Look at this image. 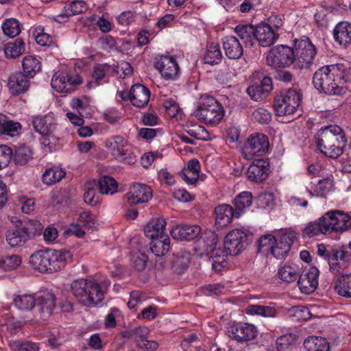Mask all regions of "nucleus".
<instances>
[{
  "label": "nucleus",
  "instance_id": "4468645a",
  "mask_svg": "<svg viewBox=\"0 0 351 351\" xmlns=\"http://www.w3.org/2000/svg\"><path fill=\"white\" fill-rule=\"evenodd\" d=\"M323 219H326V226H328V234L342 233L351 227V216L341 210H329L323 215Z\"/></svg>",
  "mask_w": 351,
  "mask_h": 351
},
{
  "label": "nucleus",
  "instance_id": "ea45409f",
  "mask_svg": "<svg viewBox=\"0 0 351 351\" xmlns=\"http://www.w3.org/2000/svg\"><path fill=\"white\" fill-rule=\"evenodd\" d=\"M339 275L335 285V292L340 296L351 298V274Z\"/></svg>",
  "mask_w": 351,
  "mask_h": 351
},
{
  "label": "nucleus",
  "instance_id": "c9c22d12",
  "mask_svg": "<svg viewBox=\"0 0 351 351\" xmlns=\"http://www.w3.org/2000/svg\"><path fill=\"white\" fill-rule=\"evenodd\" d=\"M223 58L220 45L216 43H208L202 58L204 64L216 65L219 64Z\"/></svg>",
  "mask_w": 351,
  "mask_h": 351
},
{
  "label": "nucleus",
  "instance_id": "8fccbe9b",
  "mask_svg": "<svg viewBox=\"0 0 351 351\" xmlns=\"http://www.w3.org/2000/svg\"><path fill=\"white\" fill-rule=\"evenodd\" d=\"M14 304L21 310L29 311L36 306L35 295H18L14 298Z\"/></svg>",
  "mask_w": 351,
  "mask_h": 351
},
{
  "label": "nucleus",
  "instance_id": "0eeeda50",
  "mask_svg": "<svg viewBox=\"0 0 351 351\" xmlns=\"http://www.w3.org/2000/svg\"><path fill=\"white\" fill-rule=\"evenodd\" d=\"M222 105L213 97H202L195 112V116L202 122L209 124H218L224 117Z\"/></svg>",
  "mask_w": 351,
  "mask_h": 351
},
{
  "label": "nucleus",
  "instance_id": "864d4df0",
  "mask_svg": "<svg viewBox=\"0 0 351 351\" xmlns=\"http://www.w3.org/2000/svg\"><path fill=\"white\" fill-rule=\"evenodd\" d=\"M21 130V125L19 122L7 120L6 117L3 115L1 127V134L15 136L19 134Z\"/></svg>",
  "mask_w": 351,
  "mask_h": 351
},
{
  "label": "nucleus",
  "instance_id": "5fc2aeb1",
  "mask_svg": "<svg viewBox=\"0 0 351 351\" xmlns=\"http://www.w3.org/2000/svg\"><path fill=\"white\" fill-rule=\"evenodd\" d=\"M2 29L5 35L11 38L16 36L21 31L19 21L14 18L5 19L2 24Z\"/></svg>",
  "mask_w": 351,
  "mask_h": 351
},
{
  "label": "nucleus",
  "instance_id": "13d9d810",
  "mask_svg": "<svg viewBox=\"0 0 351 351\" xmlns=\"http://www.w3.org/2000/svg\"><path fill=\"white\" fill-rule=\"evenodd\" d=\"M255 202L259 208H271L274 204V194L271 192L261 193L256 197Z\"/></svg>",
  "mask_w": 351,
  "mask_h": 351
},
{
  "label": "nucleus",
  "instance_id": "412c9836",
  "mask_svg": "<svg viewBox=\"0 0 351 351\" xmlns=\"http://www.w3.org/2000/svg\"><path fill=\"white\" fill-rule=\"evenodd\" d=\"M255 44L267 47L272 45L279 38V33L262 22L256 26Z\"/></svg>",
  "mask_w": 351,
  "mask_h": 351
},
{
  "label": "nucleus",
  "instance_id": "338daca9",
  "mask_svg": "<svg viewBox=\"0 0 351 351\" xmlns=\"http://www.w3.org/2000/svg\"><path fill=\"white\" fill-rule=\"evenodd\" d=\"M136 19V13L134 11L127 10L117 16V21L121 26H130L135 22Z\"/></svg>",
  "mask_w": 351,
  "mask_h": 351
},
{
  "label": "nucleus",
  "instance_id": "1a4fd4ad",
  "mask_svg": "<svg viewBox=\"0 0 351 351\" xmlns=\"http://www.w3.org/2000/svg\"><path fill=\"white\" fill-rule=\"evenodd\" d=\"M302 94L296 89L281 91L274 101V108L277 116L292 114L299 107L302 101Z\"/></svg>",
  "mask_w": 351,
  "mask_h": 351
},
{
  "label": "nucleus",
  "instance_id": "4be33fe9",
  "mask_svg": "<svg viewBox=\"0 0 351 351\" xmlns=\"http://www.w3.org/2000/svg\"><path fill=\"white\" fill-rule=\"evenodd\" d=\"M229 332V336L239 342L252 340L257 336L256 327L248 323H239Z\"/></svg>",
  "mask_w": 351,
  "mask_h": 351
},
{
  "label": "nucleus",
  "instance_id": "e2e57ef3",
  "mask_svg": "<svg viewBox=\"0 0 351 351\" xmlns=\"http://www.w3.org/2000/svg\"><path fill=\"white\" fill-rule=\"evenodd\" d=\"M117 158V160L123 162L128 165H134L137 162V156L132 150L131 145L127 144V146L120 153Z\"/></svg>",
  "mask_w": 351,
  "mask_h": 351
},
{
  "label": "nucleus",
  "instance_id": "69168bd1",
  "mask_svg": "<svg viewBox=\"0 0 351 351\" xmlns=\"http://www.w3.org/2000/svg\"><path fill=\"white\" fill-rule=\"evenodd\" d=\"M247 93L252 100L256 101L262 100L267 95L265 90L262 88L261 83H255L250 86L247 88Z\"/></svg>",
  "mask_w": 351,
  "mask_h": 351
},
{
  "label": "nucleus",
  "instance_id": "5701e85b",
  "mask_svg": "<svg viewBox=\"0 0 351 351\" xmlns=\"http://www.w3.org/2000/svg\"><path fill=\"white\" fill-rule=\"evenodd\" d=\"M215 227L222 229L231 223L232 219L236 218V212L234 208L226 204H219L215 208Z\"/></svg>",
  "mask_w": 351,
  "mask_h": 351
},
{
  "label": "nucleus",
  "instance_id": "a18cd8bd",
  "mask_svg": "<svg viewBox=\"0 0 351 351\" xmlns=\"http://www.w3.org/2000/svg\"><path fill=\"white\" fill-rule=\"evenodd\" d=\"M230 0H223V7L228 12H234L236 9L242 13L249 12L254 8L261 4V0H240L241 3L235 6L234 4L229 3Z\"/></svg>",
  "mask_w": 351,
  "mask_h": 351
},
{
  "label": "nucleus",
  "instance_id": "774afa93",
  "mask_svg": "<svg viewBox=\"0 0 351 351\" xmlns=\"http://www.w3.org/2000/svg\"><path fill=\"white\" fill-rule=\"evenodd\" d=\"M12 149L6 145H0V170L6 167L12 159Z\"/></svg>",
  "mask_w": 351,
  "mask_h": 351
},
{
  "label": "nucleus",
  "instance_id": "a19ab883",
  "mask_svg": "<svg viewBox=\"0 0 351 351\" xmlns=\"http://www.w3.org/2000/svg\"><path fill=\"white\" fill-rule=\"evenodd\" d=\"M304 347L306 351H330V346L326 339L317 336L306 339Z\"/></svg>",
  "mask_w": 351,
  "mask_h": 351
},
{
  "label": "nucleus",
  "instance_id": "f704fd0d",
  "mask_svg": "<svg viewBox=\"0 0 351 351\" xmlns=\"http://www.w3.org/2000/svg\"><path fill=\"white\" fill-rule=\"evenodd\" d=\"M253 202L252 193L250 191H242L234 198L233 204L236 212V218H239L250 208Z\"/></svg>",
  "mask_w": 351,
  "mask_h": 351
},
{
  "label": "nucleus",
  "instance_id": "79ce46f5",
  "mask_svg": "<svg viewBox=\"0 0 351 351\" xmlns=\"http://www.w3.org/2000/svg\"><path fill=\"white\" fill-rule=\"evenodd\" d=\"M23 74L29 79L41 70V62L36 57L25 56L22 62Z\"/></svg>",
  "mask_w": 351,
  "mask_h": 351
},
{
  "label": "nucleus",
  "instance_id": "ddd939ff",
  "mask_svg": "<svg viewBox=\"0 0 351 351\" xmlns=\"http://www.w3.org/2000/svg\"><path fill=\"white\" fill-rule=\"evenodd\" d=\"M249 244V236L244 231L239 229L229 232L223 242L226 256H237L240 254Z\"/></svg>",
  "mask_w": 351,
  "mask_h": 351
},
{
  "label": "nucleus",
  "instance_id": "4c0bfd02",
  "mask_svg": "<svg viewBox=\"0 0 351 351\" xmlns=\"http://www.w3.org/2000/svg\"><path fill=\"white\" fill-rule=\"evenodd\" d=\"M128 141L122 136L115 135L108 138L105 143V147L117 159L120 155L121 152L127 146Z\"/></svg>",
  "mask_w": 351,
  "mask_h": 351
},
{
  "label": "nucleus",
  "instance_id": "f8f14e48",
  "mask_svg": "<svg viewBox=\"0 0 351 351\" xmlns=\"http://www.w3.org/2000/svg\"><path fill=\"white\" fill-rule=\"evenodd\" d=\"M154 66L166 81L178 80L181 73L176 59L171 56L161 55L155 58Z\"/></svg>",
  "mask_w": 351,
  "mask_h": 351
},
{
  "label": "nucleus",
  "instance_id": "393cba45",
  "mask_svg": "<svg viewBox=\"0 0 351 351\" xmlns=\"http://www.w3.org/2000/svg\"><path fill=\"white\" fill-rule=\"evenodd\" d=\"M29 78L21 72L12 74L8 78V87L12 95H19L29 88Z\"/></svg>",
  "mask_w": 351,
  "mask_h": 351
},
{
  "label": "nucleus",
  "instance_id": "bf43d9fd",
  "mask_svg": "<svg viewBox=\"0 0 351 351\" xmlns=\"http://www.w3.org/2000/svg\"><path fill=\"white\" fill-rule=\"evenodd\" d=\"M21 263V258L18 255L8 256L0 260V267L4 271L16 269Z\"/></svg>",
  "mask_w": 351,
  "mask_h": 351
},
{
  "label": "nucleus",
  "instance_id": "a211bd4d",
  "mask_svg": "<svg viewBox=\"0 0 351 351\" xmlns=\"http://www.w3.org/2000/svg\"><path fill=\"white\" fill-rule=\"evenodd\" d=\"M319 269L315 267H311L299 275L298 285L302 293L311 294L315 291L318 286Z\"/></svg>",
  "mask_w": 351,
  "mask_h": 351
},
{
  "label": "nucleus",
  "instance_id": "a878e982",
  "mask_svg": "<svg viewBox=\"0 0 351 351\" xmlns=\"http://www.w3.org/2000/svg\"><path fill=\"white\" fill-rule=\"evenodd\" d=\"M201 228L197 225H180L172 228L171 236L181 241H191L197 238L201 234Z\"/></svg>",
  "mask_w": 351,
  "mask_h": 351
},
{
  "label": "nucleus",
  "instance_id": "09e8293b",
  "mask_svg": "<svg viewBox=\"0 0 351 351\" xmlns=\"http://www.w3.org/2000/svg\"><path fill=\"white\" fill-rule=\"evenodd\" d=\"M25 51V43L18 38L13 42L8 43L5 47L6 57L16 58L20 56Z\"/></svg>",
  "mask_w": 351,
  "mask_h": 351
},
{
  "label": "nucleus",
  "instance_id": "37998d69",
  "mask_svg": "<svg viewBox=\"0 0 351 351\" xmlns=\"http://www.w3.org/2000/svg\"><path fill=\"white\" fill-rule=\"evenodd\" d=\"M66 175L65 171L56 166L47 169L43 174L44 184L51 186L59 182Z\"/></svg>",
  "mask_w": 351,
  "mask_h": 351
},
{
  "label": "nucleus",
  "instance_id": "72a5a7b5",
  "mask_svg": "<svg viewBox=\"0 0 351 351\" xmlns=\"http://www.w3.org/2000/svg\"><path fill=\"white\" fill-rule=\"evenodd\" d=\"M234 32L246 47H252L255 45L256 26L250 24H239L235 27Z\"/></svg>",
  "mask_w": 351,
  "mask_h": 351
},
{
  "label": "nucleus",
  "instance_id": "0e129e2a",
  "mask_svg": "<svg viewBox=\"0 0 351 351\" xmlns=\"http://www.w3.org/2000/svg\"><path fill=\"white\" fill-rule=\"evenodd\" d=\"M285 17L283 14L272 13L267 19L265 23L267 26L271 27L276 32L282 27L284 25Z\"/></svg>",
  "mask_w": 351,
  "mask_h": 351
},
{
  "label": "nucleus",
  "instance_id": "b1692460",
  "mask_svg": "<svg viewBox=\"0 0 351 351\" xmlns=\"http://www.w3.org/2000/svg\"><path fill=\"white\" fill-rule=\"evenodd\" d=\"M223 49L228 59L239 60L243 55V48L239 40L234 36H226L222 38Z\"/></svg>",
  "mask_w": 351,
  "mask_h": 351
},
{
  "label": "nucleus",
  "instance_id": "58836bf2",
  "mask_svg": "<svg viewBox=\"0 0 351 351\" xmlns=\"http://www.w3.org/2000/svg\"><path fill=\"white\" fill-rule=\"evenodd\" d=\"M150 239V250L156 256H163L169 251L171 239L168 235Z\"/></svg>",
  "mask_w": 351,
  "mask_h": 351
},
{
  "label": "nucleus",
  "instance_id": "aec40b11",
  "mask_svg": "<svg viewBox=\"0 0 351 351\" xmlns=\"http://www.w3.org/2000/svg\"><path fill=\"white\" fill-rule=\"evenodd\" d=\"M269 162L267 159H255L247 170L248 179L254 182H261L265 180L269 173Z\"/></svg>",
  "mask_w": 351,
  "mask_h": 351
},
{
  "label": "nucleus",
  "instance_id": "423d86ee",
  "mask_svg": "<svg viewBox=\"0 0 351 351\" xmlns=\"http://www.w3.org/2000/svg\"><path fill=\"white\" fill-rule=\"evenodd\" d=\"M41 229V223L37 220L20 221L8 230L6 241L12 247L22 246Z\"/></svg>",
  "mask_w": 351,
  "mask_h": 351
},
{
  "label": "nucleus",
  "instance_id": "f257e3e1",
  "mask_svg": "<svg viewBox=\"0 0 351 351\" xmlns=\"http://www.w3.org/2000/svg\"><path fill=\"white\" fill-rule=\"evenodd\" d=\"M350 80V67L341 63L324 66L316 71L313 76L315 88L319 93L328 95L343 94V85Z\"/></svg>",
  "mask_w": 351,
  "mask_h": 351
},
{
  "label": "nucleus",
  "instance_id": "f3484780",
  "mask_svg": "<svg viewBox=\"0 0 351 351\" xmlns=\"http://www.w3.org/2000/svg\"><path fill=\"white\" fill-rule=\"evenodd\" d=\"M152 188L145 184H135L126 194L130 206L147 203L152 197Z\"/></svg>",
  "mask_w": 351,
  "mask_h": 351
},
{
  "label": "nucleus",
  "instance_id": "49530a36",
  "mask_svg": "<svg viewBox=\"0 0 351 351\" xmlns=\"http://www.w3.org/2000/svg\"><path fill=\"white\" fill-rule=\"evenodd\" d=\"M298 267L295 264H285L278 269V276L284 282H294L299 276Z\"/></svg>",
  "mask_w": 351,
  "mask_h": 351
},
{
  "label": "nucleus",
  "instance_id": "dca6fc26",
  "mask_svg": "<svg viewBox=\"0 0 351 351\" xmlns=\"http://www.w3.org/2000/svg\"><path fill=\"white\" fill-rule=\"evenodd\" d=\"M36 306L38 308L41 318L48 319L56 306V296L51 290H42L35 294Z\"/></svg>",
  "mask_w": 351,
  "mask_h": 351
},
{
  "label": "nucleus",
  "instance_id": "603ef678",
  "mask_svg": "<svg viewBox=\"0 0 351 351\" xmlns=\"http://www.w3.org/2000/svg\"><path fill=\"white\" fill-rule=\"evenodd\" d=\"M287 314L295 322L307 320L311 316L309 309L306 306L301 305L291 307L288 310Z\"/></svg>",
  "mask_w": 351,
  "mask_h": 351
},
{
  "label": "nucleus",
  "instance_id": "473e14b6",
  "mask_svg": "<svg viewBox=\"0 0 351 351\" xmlns=\"http://www.w3.org/2000/svg\"><path fill=\"white\" fill-rule=\"evenodd\" d=\"M303 238H313L320 234H328V226L323 216L317 220L309 222L302 231Z\"/></svg>",
  "mask_w": 351,
  "mask_h": 351
},
{
  "label": "nucleus",
  "instance_id": "6e6552de",
  "mask_svg": "<svg viewBox=\"0 0 351 351\" xmlns=\"http://www.w3.org/2000/svg\"><path fill=\"white\" fill-rule=\"evenodd\" d=\"M295 54V69H308L313 64L317 53L316 46L307 36L293 40Z\"/></svg>",
  "mask_w": 351,
  "mask_h": 351
},
{
  "label": "nucleus",
  "instance_id": "6ab92c4d",
  "mask_svg": "<svg viewBox=\"0 0 351 351\" xmlns=\"http://www.w3.org/2000/svg\"><path fill=\"white\" fill-rule=\"evenodd\" d=\"M295 239L293 232H286L276 237L273 246L271 247V254L277 259H284L289 254Z\"/></svg>",
  "mask_w": 351,
  "mask_h": 351
},
{
  "label": "nucleus",
  "instance_id": "052dcab7",
  "mask_svg": "<svg viewBox=\"0 0 351 351\" xmlns=\"http://www.w3.org/2000/svg\"><path fill=\"white\" fill-rule=\"evenodd\" d=\"M185 131L189 135L197 140H206L208 136L206 128L197 124L187 126Z\"/></svg>",
  "mask_w": 351,
  "mask_h": 351
},
{
  "label": "nucleus",
  "instance_id": "20e7f679",
  "mask_svg": "<svg viewBox=\"0 0 351 351\" xmlns=\"http://www.w3.org/2000/svg\"><path fill=\"white\" fill-rule=\"evenodd\" d=\"M70 289L76 300L84 306L97 305L104 298L102 288L94 279H76L71 283Z\"/></svg>",
  "mask_w": 351,
  "mask_h": 351
},
{
  "label": "nucleus",
  "instance_id": "7ed1b4c3",
  "mask_svg": "<svg viewBox=\"0 0 351 351\" xmlns=\"http://www.w3.org/2000/svg\"><path fill=\"white\" fill-rule=\"evenodd\" d=\"M69 253L52 249L41 250L31 255L29 263L41 273H54L65 266Z\"/></svg>",
  "mask_w": 351,
  "mask_h": 351
},
{
  "label": "nucleus",
  "instance_id": "6e6d98bb",
  "mask_svg": "<svg viewBox=\"0 0 351 351\" xmlns=\"http://www.w3.org/2000/svg\"><path fill=\"white\" fill-rule=\"evenodd\" d=\"M10 347L13 351H39L37 343L32 341L16 340L10 343Z\"/></svg>",
  "mask_w": 351,
  "mask_h": 351
},
{
  "label": "nucleus",
  "instance_id": "de8ad7c7",
  "mask_svg": "<svg viewBox=\"0 0 351 351\" xmlns=\"http://www.w3.org/2000/svg\"><path fill=\"white\" fill-rule=\"evenodd\" d=\"M202 242L203 247L206 252H212L214 256H220L217 249L218 236L215 232L211 230L206 231L202 237Z\"/></svg>",
  "mask_w": 351,
  "mask_h": 351
},
{
  "label": "nucleus",
  "instance_id": "c03bdc74",
  "mask_svg": "<svg viewBox=\"0 0 351 351\" xmlns=\"http://www.w3.org/2000/svg\"><path fill=\"white\" fill-rule=\"evenodd\" d=\"M12 158L16 165H25L33 159V152L30 147L23 145L15 148Z\"/></svg>",
  "mask_w": 351,
  "mask_h": 351
},
{
  "label": "nucleus",
  "instance_id": "f03ea898",
  "mask_svg": "<svg viewBox=\"0 0 351 351\" xmlns=\"http://www.w3.org/2000/svg\"><path fill=\"white\" fill-rule=\"evenodd\" d=\"M315 138L316 145L321 153L333 159L343 154L347 143L345 132L337 125L322 128Z\"/></svg>",
  "mask_w": 351,
  "mask_h": 351
},
{
  "label": "nucleus",
  "instance_id": "3c124183",
  "mask_svg": "<svg viewBox=\"0 0 351 351\" xmlns=\"http://www.w3.org/2000/svg\"><path fill=\"white\" fill-rule=\"evenodd\" d=\"M98 186L101 193L112 195L117 192L118 185L114 178L108 176H104L99 178Z\"/></svg>",
  "mask_w": 351,
  "mask_h": 351
},
{
  "label": "nucleus",
  "instance_id": "39448f33",
  "mask_svg": "<svg viewBox=\"0 0 351 351\" xmlns=\"http://www.w3.org/2000/svg\"><path fill=\"white\" fill-rule=\"evenodd\" d=\"M317 254L327 261L330 271L335 275L341 274L351 261V252L344 247L327 248L324 244H319Z\"/></svg>",
  "mask_w": 351,
  "mask_h": 351
},
{
  "label": "nucleus",
  "instance_id": "bb28decb",
  "mask_svg": "<svg viewBox=\"0 0 351 351\" xmlns=\"http://www.w3.org/2000/svg\"><path fill=\"white\" fill-rule=\"evenodd\" d=\"M110 65L107 63L97 64L93 66L92 72V80L87 83L88 89L96 87L108 82V74L110 71Z\"/></svg>",
  "mask_w": 351,
  "mask_h": 351
},
{
  "label": "nucleus",
  "instance_id": "9b49d317",
  "mask_svg": "<svg viewBox=\"0 0 351 351\" xmlns=\"http://www.w3.org/2000/svg\"><path fill=\"white\" fill-rule=\"evenodd\" d=\"M82 83V78L73 71L58 70L53 74L51 86L60 93H71Z\"/></svg>",
  "mask_w": 351,
  "mask_h": 351
},
{
  "label": "nucleus",
  "instance_id": "2f4dec72",
  "mask_svg": "<svg viewBox=\"0 0 351 351\" xmlns=\"http://www.w3.org/2000/svg\"><path fill=\"white\" fill-rule=\"evenodd\" d=\"M150 90L145 86L136 84L132 86L131 103L137 108H143L147 105L150 98Z\"/></svg>",
  "mask_w": 351,
  "mask_h": 351
},
{
  "label": "nucleus",
  "instance_id": "9d476101",
  "mask_svg": "<svg viewBox=\"0 0 351 351\" xmlns=\"http://www.w3.org/2000/svg\"><path fill=\"white\" fill-rule=\"evenodd\" d=\"M295 54L294 49L285 45L273 47L267 56V65L274 69H285L292 66L295 69Z\"/></svg>",
  "mask_w": 351,
  "mask_h": 351
},
{
  "label": "nucleus",
  "instance_id": "c85d7f7f",
  "mask_svg": "<svg viewBox=\"0 0 351 351\" xmlns=\"http://www.w3.org/2000/svg\"><path fill=\"white\" fill-rule=\"evenodd\" d=\"M88 8L84 1H73L64 6L61 13L56 16V20L58 22L66 21L69 17L85 12Z\"/></svg>",
  "mask_w": 351,
  "mask_h": 351
},
{
  "label": "nucleus",
  "instance_id": "e433bc0d",
  "mask_svg": "<svg viewBox=\"0 0 351 351\" xmlns=\"http://www.w3.org/2000/svg\"><path fill=\"white\" fill-rule=\"evenodd\" d=\"M245 313L251 315H260L264 317H276L279 309L273 305L250 304L245 308Z\"/></svg>",
  "mask_w": 351,
  "mask_h": 351
},
{
  "label": "nucleus",
  "instance_id": "7c9ffc66",
  "mask_svg": "<svg viewBox=\"0 0 351 351\" xmlns=\"http://www.w3.org/2000/svg\"><path fill=\"white\" fill-rule=\"evenodd\" d=\"M32 125L35 131L42 136H49L56 128V123L51 115L38 116L34 118Z\"/></svg>",
  "mask_w": 351,
  "mask_h": 351
},
{
  "label": "nucleus",
  "instance_id": "2eb2a0df",
  "mask_svg": "<svg viewBox=\"0 0 351 351\" xmlns=\"http://www.w3.org/2000/svg\"><path fill=\"white\" fill-rule=\"evenodd\" d=\"M269 143L268 138L263 134H252L243 148L245 158L251 159L254 156H261L269 149Z\"/></svg>",
  "mask_w": 351,
  "mask_h": 351
},
{
  "label": "nucleus",
  "instance_id": "c756f323",
  "mask_svg": "<svg viewBox=\"0 0 351 351\" xmlns=\"http://www.w3.org/2000/svg\"><path fill=\"white\" fill-rule=\"evenodd\" d=\"M167 221L163 217L153 218L144 228V234L149 239L161 237L162 235H167L165 233Z\"/></svg>",
  "mask_w": 351,
  "mask_h": 351
},
{
  "label": "nucleus",
  "instance_id": "cd10ccee",
  "mask_svg": "<svg viewBox=\"0 0 351 351\" xmlns=\"http://www.w3.org/2000/svg\"><path fill=\"white\" fill-rule=\"evenodd\" d=\"M333 38L339 45L347 47L351 45V23L348 21L338 23L333 29Z\"/></svg>",
  "mask_w": 351,
  "mask_h": 351
},
{
  "label": "nucleus",
  "instance_id": "4d7b16f0",
  "mask_svg": "<svg viewBox=\"0 0 351 351\" xmlns=\"http://www.w3.org/2000/svg\"><path fill=\"white\" fill-rule=\"evenodd\" d=\"M295 339V335L292 333L282 335L276 340V349L278 351H287L293 346Z\"/></svg>",
  "mask_w": 351,
  "mask_h": 351
},
{
  "label": "nucleus",
  "instance_id": "680f3d73",
  "mask_svg": "<svg viewBox=\"0 0 351 351\" xmlns=\"http://www.w3.org/2000/svg\"><path fill=\"white\" fill-rule=\"evenodd\" d=\"M117 158V160L123 162L128 165H134L137 162V156L132 150L131 145L127 144V146L120 153Z\"/></svg>",
  "mask_w": 351,
  "mask_h": 351
}]
</instances>
